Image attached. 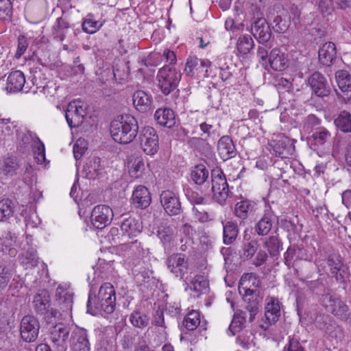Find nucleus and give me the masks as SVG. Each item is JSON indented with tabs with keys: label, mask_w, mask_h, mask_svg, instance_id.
Returning <instances> with one entry per match:
<instances>
[{
	"label": "nucleus",
	"mask_w": 351,
	"mask_h": 351,
	"mask_svg": "<svg viewBox=\"0 0 351 351\" xmlns=\"http://www.w3.org/2000/svg\"><path fill=\"white\" fill-rule=\"evenodd\" d=\"M33 304L34 311L43 322L47 325H51L49 328L50 339L56 351H66L71 326L63 323H56L59 313L51 306L49 293L42 291L35 295Z\"/></svg>",
	"instance_id": "obj_1"
},
{
	"label": "nucleus",
	"mask_w": 351,
	"mask_h": 351,
	"mask_svg": "<svg viewBox=\"0 0 351 351\" xmlns=\"http://www.w3.org/2000/svg\"><path fill=\"white\" fill-rule=\"evenodd\" d=\"M86 307L87 313L93 315L112 313L116 307L115 290L112 285L109 282L103 284L100 287L97 295H95L93 297L90 291Z\"/></svg>",
	"instance_id": "obj_2"
},
{
	"label": "nucleus",
	"mask_w": 351,
	"mask_h": 351,
	"mask_svg": "<svg viewBox=\"0 0 351 351\" xmlns=\"http://www.w3.org/2000/svg\"><path fill=\"white\" fill-rule=\"evenodd\" d=\"M258 284L259 281L252 274H243L239 282L238 291L245 303L244 308L250 314L249 322H252L259 312L261 305L258 292L252 288V285L258 287Z\"/></svg>",
	"instance_id": "obj_3"
},
{
	"label": "nucleus",
	"mask_w": 351,
	"mask_h": 351,
	"mask_svg": "<svg viewBox=\"0 0 351 351\" xmlns=\"http://www.w3.org/2000/svg\"><path fill=\"white\" fill-rule=\"evenodd\" d=\"M136 118L129 114L117 117L110 123V134L115 142L128 144L134 141L138 132Z\"/></svg>",
	"instance_id": "obj_4"
},
{
	"label": "nucleus",
	"mask_w": 351,
	"mask_h": 351,
	"mask_svg": "<svg viewBox=\"0 0 351 351\" xmlns=\"http://www.w3.org/2000/svg\"><path fill=\"white\" fill-rule=\"evenodd\" d=\"M16 136L17 152L28 154L32 150L38 163L45 160V145L36 133L20 128L16 130Z\"/></svg>",
	"instance_id": "obj_5"
},
{
	"label": "nucleus",
	"mask_w": 351,
	"mask_h": 351,
	"mask_svg": "<svg viewBox=\"0 0 351 351\" xmlns=\"http://www.w3.org/2000/svg\"><path fill=\"white\" fill-rule=\"evenodd\" d=\"M320 304L329 313L341 320L346 321L349 318L350 308L339 297L332 293L331 290H328L321 295Z\"/></svg>",
	"instance_id": "obj_6"
},
{
	"label": "nucleus",
	"mask_w": 351,
	"mask_h": 351,
	"mask_svg": "<svg viewBox=\"0 0 351 351\" xmlns=\"http://www.w3.org/2000/svg\"><path fill=\"white\" fill-rule=\"evenodd\" d=\"M211 191L214 199L220 205L226 204L230 194L229 185L225 173L221 168H215L210 171Z\"/></svg>",
	"instance_id": "obj_7"
},
{
	"label": "nucleus",
	"mask_w": 351,
	"mask_h": 351,
	"mask_svg": "<svg viewBox=\"0 0 351 351\" xmlns=\"http://www.w3.org/2000/svg\"><path fill=\"white\" fill-rule=\"evenodd\" d=\"M156 77L160 90L164 95H168L177 88L181 80V73L175 68L165 65L159 69Z\"/></svg>",
	"instance_id": "obj_8"
},
{
	"label": "nucleus",
	"mask_w": 351,
	"mask_h": 351,
	"mask_svg": "<svg viewBox=\"0 0 351 351\" xmlns=\"http://www.w3.org/2000/svg\"><path fill=\"white\" fill-rule=\"evenodd\" d=\"M138 141L141 149L146 154L153 156L158 151V136L152 127H143L139 132Z\"/></svg>",
	"instance_id": "obj_9"
},
{
	"label": "nucleus",
	"mask_w": 351,
	"mask_h": 351,
	"mask_svg": "<svg viewBox=\"0 0 351 351\" xmlns=\"http://www.w3.org/2000/svg\"><path fill=\"white\" fill-rule=\"evenodd\" d=\"M40 326L36 317L33 315H25L20 324L21 339L27 343L35 342L39 334Z\"/></svg>",
	"instance_id": "obj_10"
},
{
	"label": "nucleus",
	"mask_w": 351,
	"mask_h": 351,
	"mask_svg": "<svg viewBox=\"0 0 351 351\" xmlns=\"http://www.w3.org/2000/svg\"><path fill=\"white\" fill-rule=\"evenodd\" d=\"M308 84L312 95L318 97H328L331 93V85L327 78L320 72L315 71L308 78Z\"/></svg>",
	"instance_id": "obj_11"
},
{
	"label": "nucleus",
	"mask_w": 351,
	"mask_h": 351,
	"mask_svg": "<svg viewBox=\"0 0 351 351\" xmlns=\"http://www.w3.org/2000/svg\"><path fill=\"white\" fill-rule=\"evenodd\" d=\"M327 265L337 282L345 285L349 272L347 266L343 264L340 254L337 253L330 254L327 258Z\"/></svg>",
	"instance_id": "obj_12"
},
{
	"label": "nucleus",
	"mask_w": 351,
	"mask_h": 351,
	"mask_svg": "<svg viewBox=\"0 0 351 351\" xmlns=\"http://www.w3.org/2000/svg\"><path fill=\"white\" fill-rule=\"evenodd\" d=\"M167 268L180 280H184L188 274L189 261L182 253L173 254L167 260Z\"/></svg>",
	"instance_id": "obj_13"
},
{
	"label": "nucleus",
	"mask_w": 351,
	"mask_h": 351,
	"mask_svg": "<svg viewBox=\"0 0 351 351\" xmlns=\"http://www.w3.org/2000/svg\"><path fill=\"white\" fill-rule=\"evenodd\" d=\"M251 32L261 44L267 43L271 37V30L267 20L258 15L251 20Z\"/></svg>",
	"instance_id": "obj_14"
},
{
	"label": "nucleus",
	"mask_w": 351,
	"mask_h": 351,
	"mask_svg": "<svg viewBox=\"0 0 351 351\" xmlns=\"http://www.w3.org/2000/svg\"><path fill=\"white\" fill-rule=\"evenodd\" d=\"M315 324L331 338L341 339L343 337V328L328 315H318L315 319Z\"/></svg>",
	"instance_id": "obj_15"
},
{
	"label": "nucleus",
	"mask_w": 351,
	"mask_h": 351,
	"mask_svg": "<svg viewBox=\"0 0 351 351\" xmlns=\"http://www.w3.org/2000/svg\"><path fill=\"white\" fill-rule=\"evenodd\" d=\"M112 217L113 212L109 206L98 205L93 209L90 220L95 228L101 230L111 223Z\"/></svg>",
	"instance_id": "obj_16"
},
{
	"label": "nucleus",
	"mask_w": 351,
	"mask_h": 351,
	"mask_svg": "<svg viewBox=\"0 0 351 351\" xmlns=\"http://www.w3.org/2000/svg\"><path fill=\"white\" fill-rule=\"evenodd\" d=\"M266 306L265 311V319L263 323L260 324V327L267 330L269 326L275 324L280 316V306L278 298L268 297L266 298Z\"/></svg>",
	"instance_id": "obj_17"
},
{
	"label": "nucleus",
	"mask_w": 351,
	"mask_h": 351,
	"mask_svg": "<svg viewBox=\"0 0 351 351\" xmlns=\"http://www.w3.org/2000/svg\"><path fill=\"white\" fill-rule=\"evenodd\" d=\"M122 217L123 220L121 223V240H124L126 237L133 239L141 232L143 225L138 217L128 216V215H123Z\"/></svg>",
	"instance_id": "obj_18"
},
{
	"label": "nucleus",
	"mask_w": 351,
	"mask_h": 351,
	"mask_svg": "<svg viewBox=\"0 0 351 351\" xmlns=\"http://www.w3.org/2000/svg\"><path fill=\"white\" fill-rule=\"evenodd\" d=\"M160 203L165 212L171 216L178 215L182 212L179 197L171 191H164L160 196Z\"/></svg>",
	"instance_id": "obj_19"
},
{
	"label": "nucleus",
	"mask_w": 351,
	"mask_h": 351,
	"mask_svg": "<svg viewBox=\"0 0 351 351\" xmlns=\"http://www.w3.org/2000/svg\"><path fill=\"white\" fill-rule=\"evenodd\" d=\"M70 346L73 351H90V345L88 332L83 328L76 327L71 335Z\"/></svg>",
	"instance_id": "obj_20"
},
{
	"label": "nucleus",
	"mask_w": 351,
	"mask_h": 351,
	"mask_svg": "<svg viewBox=\"0 0 351 351\" xmlns=\"http://www.w3.org/2000/svg\"><path fill=\"white\" fill-rule=\"evenodd\" d=\"M152 202L151 194L147 188L139 185L134 190L131 198V204L136 208L145 209Z\"/></svg>",
	"instance_id": "obj_21"
},
{
	"label": "nucleus",
	"mask_w": 351,
	"mask_h": 351,
	"mask_svg": "<svg viewBox=\"0 0 351 351\" xmlns=\"http://www.w3.org/2000/svg\"><path fill=\"white\" fill-rule=\"evenodd\" d=\"M337 58V49L334 43L326 42L319 48L318 59L320 64L330 66L335 64Z\"/></svg>",
	"instance_id": "obj_22"
},
{
	"label": "nucleus",
	"mask_w": 351,
	"mask_h": 351,
	"mask_svg": "<svg viewBox=\"0 0 351 351\" xmlns=\"http://www.w3.org/2000/svg\"><path fill=\"white\" fill-rule=\"evenodd\" d=\"M132 99L134 108L140 112H147L152 108V96L144 90L135 91Z\"/></svg>",
	"instance_id": "obj_23"
},
{
	"label": "nucleus",
	"mask_w": 351,
	"mask_h": 351,
	"mask_svg": "<svg viewBox=\"0 0 351 351\" xmlns=\"http://www.w3.org/2000/svg\"><path fill=\"white\" fill-rule=\"evenodd\" d=\"M287 54L280 49L274 48L270 52L268 58L267 65L274 71H281L288 67Z\"/></svg>",
	"instance_id": "obj_24"
},
{
	"label": "nucleus",
	"mask_w": 351,
	"mask_h": 351,
	"mask_svg": "<svg viewBox=\"0 0 351 351\" xmlns=\"http://www.w3.org/2000/svg\"><path fill=\"white\" fill-rule=\"evenodd\" d=\"M157 237L160 240L165 252H170L174 245L176 234L172 226H161L157 231Z\"/></svg>",
	"instance_id": "obj_25"
},
{
	"label": "nucleus",
	"mask_w": 351,
	"mask_h": 351,
	"mask_svg": "<svg viewBox=\"0 0 351 351\" xmlns=\"http://www.w3.org/2000/svg\"><path fill=\"white\" fill-rule=\"evenodd\" d=\"M16 236L14 233L8 231L4 232L0 237V251L2 252V256L6 254L8 256V259L10 257H15L17 254V250L13 247L15 243Z\"/></svg>",
	"instance_id": "obj_26"
},
{
	"label": "nucleus",
	"mask_w": 351,
	"mask_h": 351,
	"mask_svg": "<svg viewBox=\"0 0 351 351\" xmlns=\"http://www.w3.org/2000/svg\"><path fill=\"white\" fill-rule=\"evenodd\" d=\"M256 210V204L250 199L238 202L234 206V215L241 220H245L253 216Z\"/></svg>",
	"instance_id": "obj_27"
},
{
	"label": "nucleus",
	"mask_w": 351,
	"mask_h": 351,
	"mask_svg": "<svg viewBox=\"0 0 351 351\" xmlns=\"http://www.w3.org/2000/svg\"><path fill=\"white\" fill-rule=\"evenodd\" d=\"M217 149L219 154L223 160L234 157L237 154L235 145L228 136H223L218 141Z\"/></svg>",
	"instance_id": "obj_28"
},
{
	"label": "nucleus",
	"mask_w": 351,
	"mask_h": 351,
	"mask_svg": "<svg viewBox=\"0 0 351 351\" xmlns=\"http://www.w3.org/2000/svg\"><path fill=\"white\" fill-rule=\"evenodd\" d=\"M25 83L24 74L21 71H12L8 77L5 89L8 93H16L23 90Z\"/></svg>",
	"instance_id": "obj_29"
},
{
	"label": "nucleus",
	"mask_w": 351,
	"mask_h": 351,
	"mask_svg": "<svg viewBox=\"0 0 351 351\" xmlns=\"http://www.w3.org/2000/svg\"><path fill=\"white\" fill-rule=\"evenodd\" d=\"M56 300L63 312H70L73 306V293L68 289L58 286L56 292Z\"/></svg>",
	"instance_id": "obj_30"
},
{
	"label": "nucleus",
	"mask_w": 351,
	"mask_h": 351,
	"mask_svg": "<svg viewBox=\"0 0 351 351\" xmlns=\"http://www.w3.org/2000/svg\"><path fill=\"white\" fill-rule=\"evenodd\" d=\"M276 216L270 210H265L263 216L255 226V231L260 236H265L269 234L273 226V221Z\"/></svg>",
	"instance_id": "obj_31"
},
{
	"label": "nucleus",
	"mask_w": 351,
	"mask_h": 351,
	"mask_svg": "<svg viewBox=\"0 0 351 351\" xmlns=\"http://www.w3.org/2000/svg\"><path fill=\"white\" fill-rule=\"evenodd\" d=\"M84 110L82 106H76L70 104L65 112V118L68 125L71 128H77L83 122Z\"/></svg>",
	"instance_id": "obj_32"
},
{
	"label": "nucleus",
	"mask_w": 351,
	"mask_h": 351,
	"mask_svg": "<svg viewBox=\"0 0 351 351\" xmlns=\"http://www.w3.org/2000/svg\"><path fill=\"white\" fill-rule=\"evenodd\" d=\"M311 138L312 143L317 147H328L330 145L331 134L324 127L315 128Z\"/></svg>",
	"instance_id": "obj_33"
},
{
	"label": "nucleus",
	"mask_w": 351,
	"mask_h": 351,
	"mask_svg": "<svg viewBox=\"0 0 351 351\" xmlns=\"http://www.w3.org/2000/svg\"><path fill=\"white\" fill-rule=\"evenodd\" d=\"M154 117L157 123L167 128H171L176 124L174 112L169 108L158 109Z\"/></svg>",
	"instance_id": "obj_34"
},
{
	"label": "nucleus",
	"mask_w": 351,
	"mask_h": 351,
	"mask_svg": "<svg viewBox=\"0 0 351 351\" xmlns=\"http://www.w3.org/2000/svg\"><path fill=\"white\" fill-rule=\"evenodd\" d=\"M70 27L69 23L66 19L62 17L58 18L51 29L53 38L62 42L65 39Z\"/></svg>",
	"instance_id": "obj_35"
},
{
	"label": "nucleus",
	"mask_w": 351,
	"mask_h": 351,
	"mask_svg": "<svg viewBox=\"0 0 351 351\" xmlns=\"http://www.w3.org/2000/svg\"><path fill=\"white\" fill-rule=\"evenodd\" d=\"M19 262L25 269L36 267L39 262L36 250L29 247L19 256Z\"/></svg>",
	"instance_id": "obj_36"
},
{
	"label": "nucleus",
	"mask_w": 351,
	"mask_h": 351,
	"mask_svg": "<svg viewBox=\"0 0 351 351\" xmlns=\"http://www.w3.org/2000/svg\"><path fill=\"white\" fill-rule=\"evenodd\" d=\"M210 175L208 169L204 164L196 165L191 171V180L195 184L202 185L205 183Z\"/></svg>",
	"instance_id": "obj_37"
},
{
	"label": "nucleus",
	"mask_w": 351,
	"mask_h": 351,
	"mask_svg": "<svg viewBox=\"0 0 351 351\" xmlns=\"http://www.w3.org/2000/svg\"><path fill=\"white\" fill-rule=\"evenodd\" d=\"M20 165L19 160L15 156L5 158L0 167L1 173L6 177H13L16 175L17 170Z\"/></svg>",
	"instance_id": "obj_38"
},
{
	"label": "nucleus",
	"mask_w": 351,
	"mask_h": 351,
	"mask_svg": "<svg viewBox=\"0 0 351 351\" xmlns=\"http://www.w3.org/2000/svg\"><path fill=\"white\" fill-rule=\"evenodd\" d=\"M334 124L337 130L351 133V114L346 110L341 111L335 119Z\"/></svg>",
	"instance_id": "obj_39"
},
{
	"label": "nucleus",
	"mask_w": 351,
	"mask_h": 351,
	"mask_svg": "<svg viewBox=\"0 0 351 351\" xmlns=\"http://www.w3.org/2000/svg\"><path fill=\"white\" fill-rule=\"evenodd\" d=\"M239 228L237 223L228 221L223 227V241L226 245L232 244L237 239Z\"/></svg>",
	"instance_id": "obj_40"
},
{
	"label": "nucleus",
	"mask_w": 351,
	"mask_h": 351,
	"mask_svg": "<svg viewBox=\"0 0 351 351\" xmlns=\"http://www.w3.org/2000/svg\"><path fill=\"white\" fill-rule=\"evenodd\" d=\"M102 26L103 23L96 20L92 13L88 14L82 23V29L84 32L89 34L97 32Z\"/></svg>",
	"instance_id": "obj_41"
},
{
	"label": "nucleus",
	"mask_w": 351,
	"mask_h": 351,
	"mask_svg": "<svg viewBox=\"0 0 351 351\" xmlns=\"http://www.w3.org/2000/svg\"><path fill=\"white\" fill-rule=\"evenodd\" d=\"M10 261L6 254L0 256V289L5 288L12 277L11 271L7 265Z\"/></svg>",
	"instance_id": "obj_42"
},
{
	"label": "nucleus",
	"mask_w": 351,
	"mask_h": 351,
	"mask_svg": "<svg viewBox=\"0 0 351 351\" xmlns=\"http://www.w3.org/2000/svg\"><path fill=\"white\" fill-rule=\"evenodd\" d=\"M335 79L339 89L342 92H351V74L346 70H338L335 73Z\"/></svg>",
	"instance_id": "obj_43"
},
{
	"label": "nucleus",
	"mask_w": 351,
	"mask_h": 351,
	"mask_svg": "<svg viewBox=\"0 0 351 351\" xmlns=\"http://www.w3.org/2000/svg\"><path fill=\"white\" fill-rule=\"evenodd\" d=\"M246 322V313L243 311H238L234 315L231 324L229 326L228 331L232 335H234L240 331Z\"/></svg>",
	"instance_id": "obj_44"
},
{
	"label": "nucleus",
	"mask_w": 351,
	"mask_h": 351,
	"mask_svg": "<svg viewBox=\"0 0 351 351\" xmlns=\"http://www.w3.org/2000/svg\"><path fill=\"white\" fill-rule=\"evenodd\" d=\"M300 280L305 284L308 289L313 293L322 295L328 290H331L325 286L324 280L322 278H318L315 280H306L305 279H300Z\"/></svg>",
	"instance_id": "obj_45"
},
{
	"label": "nucleus",
	"mask_w": 351,
	"mask_h": 351,
	"mask_svg": "<svg viewBox=\"0 0 351 351\" xmlns=\"http://www.w3.org/2000/svg\"><path fill=\"white\" fill-rule=\"evenodd\" d=\"M265 246L271 257L277 258L282 243L277 236H270L265 243Z\"/></svg>",
	"instance_id": "obj_46"
},
{
	"label": "nucleus",
	"mask_w": 351,
	"mask_h": 351,
	"mask_svg": "<svg viewBox=\"0 0 351 351\" xmlns=\"http://www.w3.org/2000/svg\"><path fill=\"white\" fill-rule=\"evenodd\" d=\"M254 46V40L250 35H241L237 42V50L243 55L250 53Z\"/></svg>",
	"instance_id": "obj_47"
},
{
	"label": "nucleus",
	"mask_w": 351,
	"mask_h": 351,
	"mask_svg": "<svg viewBox=\"0 0 351 351\" xmlns=\"http://www.w3.org/2000/svg\"><path fill=\"white\" fill-rule=\"evenodd\" d=\"M273 148L276 156L287 158V156L290 154L291 144L289 143L288 139L282 138L274 141Z\"/></svg>",
	"instance_id": "obj_48"
},
{
	"label": "nucleus",
	"mask_w": 351,
	"mask_h": 351,
	"mask_svg": "<svg viewBox=\"0 0 351 351\" xmlns=\"http://www.w3.org/2000/svg\"><path fill=\"white\" fill-rule=\"evenodd\" d=\"M200 324V315L198 311H193L188 313L183 321V324L188 330H193Z\"/></svg>",
	"instance_id": "obj_49"
},
{
	"label": "nucleus",
	"mask_w": 351,
	"mask_h": 351,
	"mask_svg": "<svg viewBox=\"0 0 351 351\" xmlns=\"http://www.w3.org/2000/svg\"><path fill=\"white\" fill-rule=\"evenodd\" d=\"M14 206L12 202L8 199H3L0 201V221L6 220L12 216Z\"/></svg>",
	"instance_id": "obj_50"
},
{
	"label": "nucleus",
	"mask_w": 351,
	"mask_h": 351,
	"mask_svg": "<svg viewBox=\"0 0 351 351\" xmlns=\"http://www.w3.org/2000/svg\"><path fill=\"white\" fill-rule=\"evenodd\" d=\"M113 75L116 81L121 83L129 75V67L123 62L117 64L113 66Z\"/></svg>",
	"instance_id": "obj_51"
},
{
	"label": "nucleus",
	"mask_w": 351,
	"mask_h": 351,
	"mask_svg": "<svg viewBox=\"0 0 351 351\" xmlns=\"http://www.w3.org/2000/svg\"><path fill=\"white\" fill-rule=\"evenodd\" d=\"M13 8L11 0H0V20L10 21Z\"/></svg>",
	"instance_id": "obj_52"
},
{
	"label": "nucleus",
	"mask_w": 351,
	"mask_h": 351,
	"mask_svg": "<svg viewBox=\"0 0 351 351\" xmlns=\"http://www.w3.org/2000/svg\"><path fill=\"white\" fill-rule=\"evenodd\" d=\"M130 320L134 326L140 328L146 327L149 323V318L147 316L140 312H134L132 313Z\"/></svg>",
	"instance_id": "obj_53"
},
{
	"label": "nucleus",
	"mask_w": 351,
	"mask_h": 351,
	"mask_svg": "<svg viewBox=\"0 0 351 351\" xmlns=\"http://www.w3.org/2000/svg\"><path fill=\"white\" fill-rule=\"evenodd\" d=\"M258 245V242L256 240L245 241L243 243L242 256L246 259L251 258L257 251Z\"/></svg>",
	"instance_id": "obj_54"
},
{
	"label": "nucleus",
	"mask_w": 351,
	"mask_h": 351,
	"mask_svg": "<svg viewBox=\"0 0 351 351\" xmlns=\"http://www.w3.org/2000/svg\"><path fill=\"white\" fill-rule=\"evenodd\" d=\"M185 195L187 199L193 205V206H199L205 204L204 197L199 194L198 192L193 190L191 188H186L184 191Z\"/></svg>",
	"instance_id": "obj_55"
},
{
	"label": "nucleus",
	"mask_w": 351,
	"mask_h": 351,
	"mask_svg": "<svg viewBox=\"0 0 351 351\" xmlns=\"http://www.w3.org/2000/svg\"><path fill=\"white\" fill-rule=\"evenodd\" d=\"M208 288V282L204 278L203 276H195L194 280L192 281L191 289L195 291L203 293H205Z\"/></svg>",
	"instance_id": "obj_56"
},
{
	"label": "nucleus",
	"mask_w": 351,
	"mask_h": 351,
	"mask_svg": "<svg viewBox=\"0 0 351 351\" xmlns=\"http://www.w3.org/2000/svg\"><path fill=\"white\" fill-rule=\"evenodd\" d=\"M192 212L195 218L201 223H205L210 220L209 215L202 205L193 206Z\"/></svg>",
	"instance_id": "obj_57"
},
{
	"label": "nucleus",
	"mask_w": 351,
	"mask_h": 351,
	"mask_svg": "<svg viewBox=\"0 0 351 351\" xmlns=\"http://www.w3.org/2000/svg\"><path fill=\"white\" fill-rule=\"evenodd\" d=\"M145 170V163L143 159L136 158L134 159L132 167L130 169V173L132 177H140Z\"/></svg>",
	"instance_id": "obj_58"
},
{
	"label": "nucleus",
	"mask_w": 351,
	"mask_h": 351,
	"mask_svg": "<svg viewBox=\"0 0 351 351\" xmlns=\"http://www.w3.org/2000/svg\"><path fill=\"white\" fill-rule=\"evenodd\" d=\"M275 86L279 93L280 98L281 99L282 97V95L285 93L290 94L289 90L292 86V84L288 80L281 77L276 80Z\"/></svg>",
	"instance_id": "obj_59"
},
{
	"label": "nucleus",
	"mask_w": 351,
	"mask_h": 351,
	"mask_svg": "<svg viewBox=\"0 0 351 351\" xmlns=\"http://www.w3.org/2000/svg\"><path fill=\"white\" fill-rule=\"evenodd\" d=\"M199 128L202 132L201 136H204L208 139L217 134V129L209 122L202 123L199 125Z\"/></svg>",
	"instance_id": "obj_60"
},
{
	"label": "nucleus",
	"mask_w": 351,
	"mask_h": 351,
	"mask_svg": "<svg viewBox=\"0 0 351 351\" xmlns=\"http://www.w3.org/2000/svg\"><path fill=\"white\" fill-rule=\"evenodd\" d=\"M272 23L274 30L278 33H284L289 27L288 22L279 15L274 17Z\"/></svg>",
	"instance_id": "obj_61"
},
{
	"label": "nucleus",
	"mask_w": 351,
	"mask_h": 351,
	"mask_svg": "<svg viewBox=\"0 0 351 351\" xmlns=\"http://www.w3.org/2000/svg\"><path fill=\"white\" fill-rule=\"evenodd\" d=\"M297 251H301V249L295 247V246H290L284 254V263L289 268L293 265V261L294 260Z\"/></svg>",
	"instance_id": "obj_62"
},
{
	"label": "nucleus",
	"mask_w": 351,
	"mask_h": 351,
	"mask_svg": "<svg viewBox=\"0 0 351 351\" xmlns=\"http://www.w3.org/2000/svg\"><path fill=\"white\" fill-rule=\"evenodd\" d=\"M286 351H306L299 339L295 337H289V343L285 347Z\"/></svg>",
	"instance_id": "obj_63"
},
{
	"label": "nucleus",
	"mask_w": 351,
	"mask_h": 351,
	"mask_svg": "<svg viewBox=\"0 0 351 351\" xmlns=\"http://www.w3.org/2000/svg\"><path fill=\"white\" fill-rule=\"evenodd\" d=\"M341 202L349 210L347 217L351 221V190L347 189L341 193Z\"/></svg>",
	"instance_id": "obj_64"
}]
</instances>
